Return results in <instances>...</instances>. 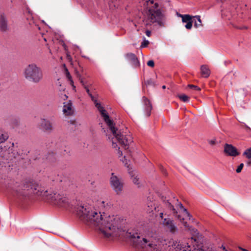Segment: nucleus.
<instances>
[{
  "label": "nucleus",
  "mask_w": 251,
  "mask_h": 251,
  "mask_svg": "<svg viewBox=\"0 0 251 251\" xmlns=\"http://www.w3.org/2000/svg\"><path fill=\"white\" fill-rule=\"evenodd\" d=\"M181 223L193 237L177 242L172 239H157L149 233L141 232L136 228L128 229L126 236L136 248L144 251H167L170 247L180 251H205V247L197 244L195 237L199 234L197 230L189 226L184 221Z\"/></svg>",
  "instance_id": "1"
},
{
  "label": "nucleus",
  "mask_w": 251,
  "mask_h": 251,
  "mask_svg": "<svg viewBox=\"0 0 251 251\" xmlns=\"http://www.w3.org/2000/svg\"><path fill=\"white\" fill-rule=\"evenodd\" d=\"M100 209L106 208L108 203L103 200L98 201L95 204H85L77 208V214L84 220L98 226L99 229L107 237H117L122 234V220L118 216H108L104 217Z\"/></svg>",
  "instance_id": "2"
},
{
  "label": "nucleus",
  "mask_w": 251,
  "mask_h": 251,
  "mask_svg": "<svg viewBox=\"0 0 251 251\" xmlns=\"http://www.w3.org/2000/svg\"><path fill=\"white\" fill-rule=\"evenodd\" d=\"M84 88L107 126V130L104 131L107 140L111 143L112 148L115 149L120 161L126 167H129V161L126 158V155H123L122 149L123 148L127 151L126 150L128 149L130 144L132 142V137L130 135L122 133L121 131L115 127V124L109 118L106 111L101 103L92 95L87 86H84Z\"/></svg>",
  "instance_id": "3"
},
{
  "label": "nucleus",
  "mask_w": 251,
  "mask_h": 251,
  "mask_svg": "<svg viewBox=\"0 0 251 251\" xmlns=\"http://www.w3.org/2000/svg\"><path fill=\"white\" fill-rule=\"evenodd\" d=\"M11 189L18 196H26L32 193L42 197L51 204L58 206H65L68 203V199L64 196L55 193L51 190H46L43 187L36 184L20 185L16 183L12 187Z\"/></svg>",
  "instance_id": "4"
},
{
  "label": "nucleus",
  "mask_w": 251,
  "mask_h": 251,
  "mask_svg": "<svg viewBox=\"0 0 251 251\" xmlns=\"http://www.w3.org/2000/svg\"><path fill=\"white\" fill-rule=\"evenodd\" d=\"M143 7V22L146 25L156 23L160 26L164 25V17L154 0H139Z\"/></svg>",
  "instance_id": "5"
},
{
  "label": "nucleus",
  "mask_w": 251,
  "mask_h": 251,
  "mask_svg": "<svg viewBox=\"0 0 251 251\" xmlns=\"http://www.w3.org/2000/svg\"><path fill=\"white\" fill-rule=\"evenodd\" d=\"M25 77L29 81L39 83L43 79V71L41 67L34 63L28 64L24 71Z\"/></svg>",
  "instance_id": "6"
},
{
  "label": "nucleus",
  "mask_w": 251,
  "mask_h": 251,
  "mask_svg": "<svg viewBox=\"0 0 251 251\" xmlns=\"http://www.w3.org/2000/svg\"><path fill=\"white\" fill-rule=\"evenodd\" d=\"M110 184L111 188L117 194L119 195L122 193L124 189V183L121 177L112 173L110 179Z\"/></svg>",
  "instance_id": "7"
},
{
  "label": "nucleus",
  "mask_w": 251,
  "mask_h": 251,
  "mask_svg": "<svg viewBox=\"0 0 251 251\" xmlns=\"http://www.w3.org/2000/svg\"><path fill=\"white\" fill-rule=\"evenodd\" d=\"M176 206L179 208V212L182 213V216L180 215H178L177 218L179 220L182 222V221L187 220V219H191V215L190 213L187 211L186 209H185L182 205V204L178 201L177 200H176Z\"/></svg>",
  "instance_id": "8"
},
{
  "label": "nucleus",
  "mask_w": 251,
  "mask_h": 251,
  "mask_svg": "<svg viewBox=\"0 0 251 251\" xmlns=\"http://www.w3.org/2000/svg\"><path fill=\"white\" fill-rule=\"evenodd\" d=\"M40 126L44 131L48 132H51L54 129L52 123L44 118L41 119Z\"/></svg>",
  "instance_id": "9"
},
{
  "label": "nucleus",
  "mask_w": 251,
  "mask_h": 251,
  "mask_svg": "<svg viewBox=\"0 0 251 251\" xmlns=\"http://www.w3.org/2000/svg\"><path fill=\"white\" fill-rule=\"evenodd\" d=\"M62 112L65 116H71L74 114V109L71 100L63 102Z\"/></svg>",
  "instance_id": "10"
},
{
  "label": "nucleus",
  "mask_w": 251,
  "mask_h": 251,
  "mask_svg": "<svg viewBox=\"0 0 251 251\" xmlns=\"http://www.w3.org/2000/svg\"><path fill=\"white\" fill-rule=\"evenodd\" d=\"M224 152L227 155L235 157L239 155L240 152L238 151L236 148L230 144H226L224 147Z\"/></svg>",
  "instance_id": "11"
},
{
  "label": "nucleus",
  "mask_w": 251,
  "mask_h": 251,
  "mask_svg": "<svg viewBox=\"0 0 251 251\" xmlns=\"http://www.w3.org/2000/svg\"><path fill=\"white\" fill-rule=\"evenodd\" d=\"M8 20L6 15L1 12L0 13V30L3 32L8 30Z\"/></svg>",
  "instance_id": "12"
},
{
  "label": "nucleus",
  "mask_w": 251,
  "mask_h": 251,
  "mask_svg": "<svg viewBox=\"0 0 251 251\" xmlns=\"http://www.w3.org/2000/svg\"><path fill=\"white\" fill-rule=\"evenodd\" d=\"M8 151H7L5 147L4 148L0 147V163H5L8 160Z\"/></svg>",
  "instance_id": "13"
},
{
  "label": "nucleus",
  "mask_w": 251,
  "mask_h": 251,
  "mask_svg": "<svg viewBox=\"0 0 251 251\" xmlns=\"http://www.w3.org/2000/svg\"><path fill=\"white\" fill-rule=\"evenodd\" d=\"M143 99L144 105L145 106V114L147 116H149L150 115L151 112V108H152L151 105L150 103V102L147 98H146L145 97H143Z\"/></svg>",
  "instance_id": "14"
},
{
  "label": "nucleus",
  "mask_w": 251,
  "mask_h": 251,
  "mask_svg": "<svg viewBox=\"0 0 251 251\" xmlns=\"http://www.w3.org/2000/svg\"><path fill=\"white\" fill-rule=\"evenodd\" d=\"M126 58L127 60L130 61L135 66H139V62L134 54L132 53H127L126 55Z\"/></svg>",
  "instance_id": "15"
},
{
  "label": "nucleus",
  "mask_w": 251,
  "mask_h": 251,
  "mask_svg": "<svg viewBox=\"0 0 251 251\" xmlns=\"http://www.w3.org/2000/svg\"><path fill=\"white\" fill-rule=\"evenodd\" d=\"M160 217L163 220L162 224L164 226L167 228L171 226L173 223H174L173 221L169 218H164L163 219V212L159 213Z\"/></svg>",
  "instance_id": "16"
},
{
  "label": "nucleus",
  "mask_w": 251,
  "mask_h": 251,
  "mask_svg": "<svg viewBox=\"0 0 251 251\" xmlns=\"http://www.w3.org/2000/svg\"><path fill=\"white\" fill-rule=\"evenodd\" d=\"M131 179L133 183L136 185L138 187H140L141 186V182L139 177L137 173L133 172L131 176Z\"/></svg>",
  "instance_id": "17"
},
{
  "label": "nucleus",
  "mask_w": 251,
  "mask_h": 251,
  "mask_svg": "<svg viewBox=\"0 0 251 251\" xmlns=\"http://www.w3.org/2000/svg\"><path fill=\"white\" fill-rule=\"evenodd\" d=\"M8 137V134L3 129L0 128V144L6 141Z\"/></svg>",
  "instance_id": "18"
},
{
  "label": "nucleus",
  "mask_w": 251,
  "mask_h": 251,
  "mask_svg": "<svg viewBox=\"0 0 251 251\" xmlns=\"http://www.w3.org/2000/svg\"><path fill=\"white\" fill-rule=\"evenodd\" d=\"M201 75L204 77H207L210 75V70L206 65H202L201 67Z\"/></svg>",
  "instance_id": "19"
},
{
  "label": "nucleus",
  "mask_w": 251,
  "mask_h": 251,
  "mask_svg": "<svg viewBox=\"0 0 251 251\" xmlns=\"http://www.w3.org/2000/svg\"><path fill=\"white\" fill-rule=\"evenodd\" d=\"M194 18H196L197 19V21L196 20H194V26L195 28H199L200 27H202V22H201V16H199V15H197V16H193V19Z\"/></svg>",
  "instance_id": "20"
},
{
  "label": "nucleus",
  "mask_w": 251,
  "mask_h": 251,
  "mask_svg": "<svg viewBox=\"0 0 251 251\" xmlns=\"http://www.w3.org/2000/svg\"><path fill=\"white\" fill-rule=\"evenodd\" d=\"M193 22L194 19H193V16L190 15L189 20L185 22L186 23L185 25V28L187 29H191L192 27V24Z\"/></svg>",
  "instance_id": "21"
},
{
  "label": "nucleus",
  "mask_w": 251,
  "mask_h": 251,
  "mask_svg": "<svg viewBox=\"0 0 251 251\" xmlns=\"http://www.w3.org/2000/svg\"><path fill=\"white\" fill-rule=\"evenodd\" d=\"M176 15L177 17L181 18L182 22H186L187 21H188L189 19L190 15H188V14L182 15L178 13H176Z\"/></svg>",
  "instance_id": "22"
},
{
  "label": "nucleus",
  "mask_w": 251,
  "mask_h": 251,
  "mask_svg": "<svg viewBox=\"0 0 251 251\" xmlns=\"http://www.w3.org/2000/svg\"><path fill=\"white\" fill-rule=\"evenodd\" d=\"M66 75L67 78L69 79V80L70 82V84L72 85V86L73 88V89L74 90L75 88V86L74 84V82L72 79V78L67 69H66Z\"/></svg>",
  "instance_id": "23"
},
{
  "label": "nucleus",
  "mask_w": 251,
  "mask_h": 251,
  "mask_svg": "<svg viewBox=\"0 0 251 251\" xmlns=\"http://www.w3.org/2000/svg\"><path fill=\"white\" fill-rule=\"evenodd\" d=\"M243 155L245 156L249 159H251V147L244 151Z\"/></svg>",
  "instance_id": "24"
},
{
  "label": "nucleus",
  "mask_w": 251,
  "mask_h": 251,
  "mask_svg": "<svg viewBox=\"0 0 251 251\" xmlns=\"http://www.w3.org/2000/svg\"><path fill=\"white\" fill-rule=\"evenodd\" d=\"M167 229L169 230L172 233H175L177 231V228L174 224V223H173L172 225H171V226H169Z\"/></svg>",
  "instance_id": "25"
},
{
  "label": "nucleus",
  "mask_w": 251,
  "mask_h": 251,
  "mask_svg": "<svg viewBox=\"0 0 251 251\" xmlns=\"http://www.w3.org/2000/svg\"><path fill=\"white\" fill-rule=\"evenodd\" d=\"M178 98L184 102H187L189 100V97L184 94L178 95Z\"/></svg>",
  "instance_id": "26"
},
{
  "label": "nucleus",
  "mask_w": 251,
  "mask_h": 251,
  "mask_svg": "<svg viewBox=\"0 0 251 251\" xmlns=\"http://www.w3.org/2000/svg\"><path fill=\"white\" fill-rule=\"evenodd\" d=\"M148 207H151V208H150L148 210L149 212H150V213L153 212V209L154 210L155 212H156V207L155 206V205L154 204L152 205V203H151V204L148 205ZM155 214L157 215V214H156V213H155Z\"/></svg>",
  "instance_id": "27"
},
{
  "label": "nucleus",
  "mask_w": 251,
  "mask_h": 251,
  "mask_svg": "<svg viewBox=\"0 0 251 251\" xmlns=\"http://www.w3.org/2000/svg\"><path fill=\"white\" fill-rule=\"evenodd\" d=\"M167 206L168 208H169L174 214H176L177 213V211L176 210V209L172 205L171 203L169 202H167Z\"/></svg>",
  "instance_id": "28"
},
{
  "label": "nucleus",
  "mask_w": 251,
  "mask_h": 251,
  "mask_svg": "<svg viewBox=\"0 0 251 251\" xmlns=\"http://www.w3.org/2000/svg\"><path fill=\"white\" fill-rule=\"evenodd\" d=\"M188 87L191 88V89H193L195 91H200L201 90V88L198 87V86H195V85H188Z\"/></svg>",
  "instance_id": "29"
},
{
  "label": "nucleus",
  "mask_w": 251,
  "mask_h": 251,
  "mask_svg": "<svg viewBox=\"0 0 251 251\" xmlns=\"http://www.w3.org/2000/svg\"><path fill=\"white\" fill-rule=\"evenodd\" d=\"M244 167V164L243 163H241L238 167V168H237L236 171L237 173H239L241 172L243 168Z\"/></svg>",
  "instance_id": "30"
},
{
  "label": "nucleus",
  "mask_w": 251,
  "mask_h": 251,
  "mask_svg": "<svg viewBox=\"0 0 251 251\" xmlns=\"http://www.w3.org/2000/svg\"><path fill=\"white\" fill-rule=\"evenodd\" d=\"M77 75V77L79 78L80 83L83 86V87H84V86H86L85 82L84 80H83V79L81 77V76H80V75L78 74Z\"/></svg>",
  "instance_id": "31"
},
{
  "label": "nucleus",
  "mask_w": 251,
  "mask_h": 251,
  "mask_svg": "<svg viewBox=\"0 0 251 251\" xmlns=\"http://www.w3.org/2000/svg\"><path fill=\"white\" fill-rule=\"evenodd\" d=\"M149 42L148 40H144L142 42L141 47L142 48H145L149 44Z\"/></svg>",
  "instance_id": "32"
},
{
  "label": "nucleus",
  "mask_w": 251,
  "mask_h": 251,
  "mask_svg": "<svg viewBox=\"0 0 251 251\" xmlns=\"http://www.w3.org/2000/svg\"><path fill=\"white\" fill-rule=\"evenodd\" d=\"M147 65L150 67H153L154 66V63L153 60H149L147 62Z\"/></svg>",
  "instance_id": "33"
},
{
  "label": "nucleus",
  "mask_w": 251,
  "mask_h": 251,
  "mask_svg": "<svg viewBox=\"0 0 251 251\" xmlns=\"http://www.w3.org/2000/svg\"><path fill=\"white\" fill-rule=\"evenodd\" d=\"M60 97L63 100H67V98H68V96H67V95L66 94H60Z\"/></svg>",
  "instance_id": "34"
},
{
  "label": "nucleus",
  "mask_w": 251,
  "mask_h": 251,
  "mask_svg": "<svg viewBox=\"0 0 251 251\" xmlns=\"http://www.w3.org/2000/svg\"><path fill=\"white\" fill-rule=\"evenodd\" d=\"M221 248L224 251H232V250H228V249H227L225 246H224V245H222L221 247Z\"/></svg>",
  "instance_id": "35"
},
{
  "label": "nucleus",
  "mask_w": 251,
  "mask_h": 251,
  "mask_svg": "<svg viewBox=\"0 0 251 251\" xmlns=\"http://www.w3.org/2000/svg\"><path fill=\"white\" fill-rule=\"evenodd\" d=\"M209 143L211 145H214L215 144V141L214 140H210V141H209Z\"/></svg>",
  "instance_id": "36"
},
{
  "label": "nucleus",
  "mask_w": 251,
  "mask_h": 251,
  "mask_svg": "<svg viewBox=\"0 0 251 251\" xmlns=\"http://www.w3.org/2000/svg\"><path fill=\"white\" fill-rule=\"evenodd\" d=\"M146 34L148 36H150L151 35V32L149 30L146 31Z\"/></svg>",
  "instance_id": "37"
},
{
  "label": "nucleus",
  "mask_w": 251,
  "mask_h": 251,
  "mask_svg": "<svg viewBox=\"0 0 251 251\" xmlns=\"http://www.w3.org/2000/svg\"><path fill=\"white\" fill-rule=\"evenodd\" d=\"M165 88H166V86L165 85L162 86V88L163 89H165Z\"/></svg>",
  "instance_id": "38"
},
{
  "label": "nucleus",
  "mask_w": 251,
  "mask_h": 251,
  "mask_svg": "<svg viewBox=\"0 0 251 251\" xmlns=\"http://www.w3.org/2000/svg\"><path fill=\"white\" fill-rule=\"evenodd\" d=\"M64 89L65 88L63 87L62 88L60 89V90H64Z\"/></svg>",
  "instance_id": "39"
},
{
  "label": "nucleus",
  "mask_w": 251,
  "mask_h": 251,
  "mask_svg": "<svg viewBox=\"0 0 251 251\" xmlns=\"http://www.w3.org/2000/svg\"><path fill=\"white\" fill-rule=\"evenodd\" d=\"M58 85L61 87V84L60 83V82H58Z\"/></svg>",
  "instance_id": "40"
},
{
  "label": "nucleus",
  "mask_w": 251,
  "mask_h": 251,
  "mask_svg": "<svg viewBox=\"0 0 251 251\" xmlns=\"http://www.w3.org/2000/svg\"><path fill=\"white\" fill-rule=\"evenodd\" d=\"M246 126V127H247V128H250L248 126Z\"/></svg>",
  "instance_id": "41"
},
{
  "label": "nucleus",
  "mask_w": 251,
  "mask_h": 251,
  "mask_svg": "<svg viewBox=\"0 0 251 251\" xmlns=\"http://www.w3.org/2000/svg\"><path fill=\"white\" fill-rule=\"evenodd\" d=\"M148 84H150L149 81H148Z\"/></svg>",
  "instance_id": "42"
}]
</instances>
